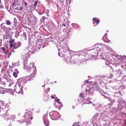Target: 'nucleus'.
I'll return each instance as SVG.
<instances>
[{"label":"nucleus","instance_id":"nucleus-1","mask_svg":"<svg viewBox=\"0 0 126 126\" xmlns=\"http://www.w3.org/2000/svg\"><path fill=\"white\" fill-rule=\"evenodd\" d=\"M37 18L34 16H32L31 17L30 22L31 23H35L36 22Z\"/></svg>","mask_w":126,"mask_h":126},{"label":"nucleus","instance_id":"nucleus-2","mask_svg":"<svg viewBox=\"0 0 126 126\" xmlns=\"http://www.w3.org/2000/svg\"><path fill=\"white\" fill-rule=\"evenodd\" d=\"M21 45L20 43L18 42L16 44L15 42H14V49H16L19 47Z\"/></svg>","mask_w":126,"mask_h":126},{"label":"nucleus","instance_id":"nucleus-3","mask_svg":"<svg viewBox=\"0 0 126 126\" xmlns=\"http://www.w3.org/2000/svg\"><path fill=\"white\" fill-rule=\"evenodd\" d=\"M93 23L94 24L96 23V24H97L99 23L100 21L97 19L95 18H94L93 19Z\"/></svg>","mask_w":126,"mask_h":126},{"label":"nucleus","instance_id":"nucleus-4","mask_svg":"<svg viewBox=\"0 0 126 126\" xmlns=\"http://www.w3.org/2000/svg\"><path fill=\"white\" fill-rule=\"evenodd\" d=\"M10 43V45L9 46L10 48H12L14 47V40H11L9 41Z\"/></svg>","mask_w":126,"mask_h":126},{"label":"nucleus","instance_id":"nucleus-5","mask_svg":"<svg viewBox=\"0 0 126 126\" xmlns=\"http://www.w3.org/2000/svg\"><path fill=\"white\" fill-rule=\"evenodd\" d=\"M82 56H84L85 57L84 59L86 60H88L89 59H90L89 58H90V57L89 56V55L88 54H87L85 55H83Z\"/></svg>","mask_w":126,"mask_h":126},{"label":"nucleus","instance_id":"nucleus-6","mask_svg":"<svg viewBox=\"0 0 126 126\" xmlns=\"http://www.w3.org/2000/svg\"><path fill=\"white\" fill-rule=\"evenodd\" d=\"M27 58H26L25 57V56L24 57H23V59L22 60V62L23 63H27Z\"/></svg>","mask_w":126,"mask_h":126},{"label":"nucleus","instance_id":"nucleus-7","mask_svg":"<svg viewBox=\"0 0 126 126\" xmlns=\"http://www.w3.org/2000/svg\"><path fill=\"white\" fill-rule=\"evenodd\" d=\"M103 45H104V46H105L106 47V49L107 50H108L109 51H111L112 50L111 48H110V47H109L108 46H106L105 45L103 44Z\"/></svg>","mask_w":126,"mask_h":126},{"label":"nucleus","instance_id":"nucleus-8","mask_svg":"<svg viewBox=\"0 0 126 126\" xmlns=\"http://www.w3.org/2000/svg\"><path fill=\"white\" fill-rule=\"evenodd\" d=\"M68 25V21H67L66 22H63V26L65 27L66 26H67V25Z\"/></svg>","mask_w":126,"mask_h":126},{"label":"nucleus","instance_id":"nucleus-9","mask_svg":"<svg viewBox=\"0 0 126 126\" xmlns=\"http://www.w3.org/2000/svg\"><path fill=\"white\" fill-rule=\"evenodd\" d=\"M22 36L23 38H24L25 40L26 39L27 37L26 35V33L25 32H24L23 33L22 35Z\"/></svg>","mask_w":126,"mask_h":126},{"label":"nucleus","instance_id":"nucleus-10","mask_svg":"<svg viewBox=\"0 0 126 126\" xmlns=\"http://www.w3.org/2000/svg\"><path fill=\"white\" fill-rule=\"evenodd\" d=\"M116 57L119 60H121L122 59H123L124 58L123 56H116Z\"/></svg>","mask_w":126,"mask_h":126},{"label":"nucleus","instance_id":"nucleus-11","mask_svg":"<svg viewBox=\"0 0 126 126\" xmlns=\"http://www.w3.org/2000/svg\"><path fill=\"white\" fill-rule=\"evenodd\" d=\"M6 24L7 25H10L11 24V22L9 20H7L6 21Z\"/></svg>","mask_w":126,"mask_h":126},{"label":"nucleus","instance_id":"nucleus-12","mask_svg":"<svg viewBox=\"0 0 126 126\" xmlns=\"http://www.w3.org/2000/svg\"><path fill=\"white\" fill-rule=\"evenodd\" d=\"M2 28L5 31L6 30V29H7V28L5 26H4L2 27Z\"/></svg>","mask_w":126,"mask_h":126},{"label":"nucleus","instance_id":"nucleus-13","mask_svg":"<svg viewBox=\"0 0 126 126\" xmlns=\"http://www.w3.org/2000/svg\"><path fill=\"white\" fill-rule=\"evenodd\" d=\"M38 3V1H36L34 4V5L35 7L37 6Z\"/></svg>","mask_w":126,"mask_h":126},{"label":"nucleus","instance_id":"nucleus-14","mask_svg":"<svg viewBox=\"0 0 126 126\" xmlns=\"http://www.w3.org/2000/svg\"><path fill=\"white\" fill-rule=\"evenodd\" d=\"M27 19L30 22V19L31 18V17H27Z\"/></svg>","mask_w":126,"mask_h":126},{"label":"nucleus","instance_id":"nucleus-15","mask_svg":"<svg viewBox=\"0 0 126 126\" xmlns=\"http://www.w3.org/2000/svg\"><path fill=\"white\" fill-rule=\"evenodd\" d=\"M107 33H106L104 36V37H106V38H107Z\"/></svg>","mask_w":126,"mask_h":126},{"label":"nucleus","instance_id":"nucleus-16","mask_svg":"<svg viewBox=\"0 0 126 126\" xmlns=\"http://www.w3.org/2000/svg\"><path fill=\"white\" fill-rule=\"evenodd\" d=\"M23 7H20V9H18V10H22L23 9Z\"/></svg>","mask_w":126,"mask_h":126},{"label":"nucleus","instance_id":"nucleus-17","mask_svg":"<svg viewBox=\"0 0 126 126\" xmlns=\"http://www.w3.org/2000/svg\"><path fill=\"white\" fill-rule=\"evenodd\" d=\"M1 49L3 50L4 51H5V50L4 47H2Z\"/></svg>","mask_w":126,"mask_h":126},{"label":"nucleus","instance_id":"nucleus-18","mask_svg":"<svg viewBox=\"0 0 126 126\" xmlns=\"http://www.w3.org/2000/svg\"><path fill=\"white\" fill-rule=\"evenodd\" d=\"M24 4H25V6H24V7H25V6H26V5H27V2H25L24 3Z\"/></svg>","mask_w":126,"mask_h":126},{"label":"nucleus","instance_id":"nucleus-19","mask_svg":"<svg viewBox=\"0 0 126 126\" xmlns=\"http://www.w3.org/2000/svg\"><path fill=\"white\" fill-rule=\"evenodd\" d=\"M106 42L107 43H110V41L109 40H107Z\"/></svg>","mask_w":126,"mask_h":126},{"label":"nucleus","instance_id":"nucleus-20","mask_svg":"<svg viewBox=\"0 0 126 126\" xmlns=\"http://www.w3.org/2000/svg\"><path fill=\"white\" fill-rule=\"evenodd\" d=\"M14 50V49H13L12 50V51L13 52H14L13 51V50Z\"/></svg>","mask_w":126,"mask_h":126},{"label":"nucleus","instance_id":"nucleus-21","mask_svg":"<svg viewBox=\"0 0 126 126\" xmlns=\"http://www.w3.org/2000/svg\"><path fill=\"white\" fill-rule=\"evenodd\" d=\"M107 32H109L108 31V30H107Z\"/></svg>","mask_w":126,"mask_h":126},{"label":"nucleus","instance_id":"nucleus-22","mask_svg":"<svg viewBox=\"0 0 126 126\" xmlns=\"http://www.w3.org/2000/svg\"><path fill=\"white\" fill-rule=\"evenodd\" d=\"M2 24H3V23H2V24H1V26H2Z\"/></svg>","mask_w":126,"mask_h":126},{"label":"nucleus","instance_id":"nucleus-23","mask_svg":"<svg viewBox=\"0 0 126 126\" xmlns=\"http://www.w3.org/2000/svg\"><path fill=\"white\" fill-rule=\"evenodd\" d=\"M93 56H94V55H93Z\"/></svg>","mask_w":126,"mask_h":126},{"label":"nucleus","instance_id":"nucleus-24","mask_svg":"<svg viewBox=\"0 0 126 126\" xmlns=\"http://www.w3.org/2000/svg\"><path fill=\"white\" fill-rule=\"evenodd\" d=\"M125 58H126V56L125 57Z\"/></svg>","mask_w":126,"mask_h":126}]
</instances>
